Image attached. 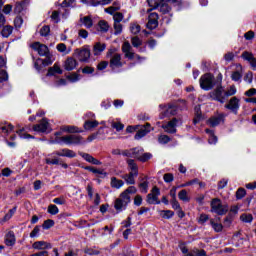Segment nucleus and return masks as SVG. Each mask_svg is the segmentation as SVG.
Masks as SVG:
<instances>
[{"label": "nucleus", "mask_w": 256, "mask_h": 256, "mask_svg": "<svg viewBox=\"0 0 256 256\" xmlns=\"http://www.w3.org/2000/svg\"><path fill=\"white\" fill-rule=\"evenodd\" d=\"M161 195V190H159L156 186H154L151 192L147 195V203L149 205H160L161 201L159 200V196Z\"/></svg>", "instance_id": "8"}, {"label": "nucleus", "mask_w": 256, "mask_h": 256, "mask_svg": "<svg viewBox=\"0 0 256 256\" xmlns=\"http://www.w3.org/2000/svg\"><path fill=\"white\" fill-rule=\"evenodd\" d=\"M194 253L196 254V256H207V252L203 249H199V248H194Z\"/></svg>", "instance_id": "64"}, {"label": "nucleus", "mask_w": 256, "mask_h": 256, "mask_svg": "<svg viewBox=\"0 0 256 256\" xmlns=\"http://www.w3.org/2000/svg\"><path fill=\"white\" fill-rule=\"evenodd\" d=\"M111 127L116 129V131H123L125 129V125L121 124V122H112Z\"/></svg>", "instance_id": "55"}, {"label": "nucleus", "mask_w": 256, "mask_h": 256, "mask_svg": "<svg viewBox=\"0 0 256 256\" xmlns=\"http://www.w3.org/2000/svg\"><path fill=\"white\" fill-rule=\"evenodd\" d=\"M48 74L49 75H56V74L62 75L63 74V70L61 69V66L59 65V63H55L53 65V67H50L48 69Z\"/></svg>", "instance_id": "26"}, {"label": "nucleus", "mask_w": 256, "mask_h": 256, "mask_svg": "<svg viewBox=\"0 0 256 256\" xmlns=\"http://www.w3.org/2000/svg\"><path fill=\"white\" fill-rule=\"evenodd\" d=\"M106 57H108V59H110L109 67L113 71H119V69H121L123 67V65H125V62L123 61L121 54L117 53L116 48L108 49V51L106 53Z\"/></svg>", "instance_id": "2"}, {"label": "nucleus", "mask_w": 256, "mask_h": 256, "mask_svg": "<svg viewBox=\"0 0 256 256\" xmlns=\"http://www.w3.org/2000/svg\"><path fill=\"white\" fill-rule=\"evenodd\" d=\"M75 55L82 63H87L91 57V50L89 48L76 49Z\"/></svg>", "instance_id": "11"}, {"label": "nucleus", "mask_w": 256, "mask_h": 256, "mask_svg": "<svg viewBox=\"0 0 256 256\" xmlns=\"http://www.w3.org/2000/svg\"><path fill=\"white\" fill-rule=\"evenodd\" d=\"M5 244L8 247H13V245H15V234H13V232H8L6 234Z\"/></svg>", "instance_id": "30"}, {"label": "nucleus", "mask_w": 256, "mask_h": 256, "mask_svg": "<svg viewBox=\"0 0 256 256\" xmlns=\"http://www.w3.org/2000/svg\"><path fill=\"white\" fill-rule=\"evenodd\" d=\"M123 13L121 12H116L114 15H113V19H114V23H121V21H123Z\"/></svg>", "instance_id": "56"}, {"label": "nucleus", "mask_w": 256, "mask_h": 256, "mask_svg": "<svg viewBox=\"0 0 256 256\" xmlns=\"http://www.w3.org/2000/svg\"><path fill=\"white\" fill-rule=\"evenodd\" d=\"M53 155H57L58 157H68V159H73L77 157V153H75V151L68 148L55 151Z\"/></svg>", "instance_id": "17"}, {"label": "nucleus", "mask_w": 256, "mask_h": 256, "mask_svg": "<svg viewBox=\"0 0 256 256\" xmlns=\"http://www.w3.org/2000/svg\"><path fill=\"white\" fill-rule=\"evenodd\" d=\"M210 99L218 101L219 103H225V90L223 86H218L216 89L209 93Z\"/></svg>", "instance_id": "9"}, {"label": "nucleus", "mask_w": 256, "mask_h": 256, "mask_svg": "<svg viewBox=\"0 0 256 256\" xmlns=\"http://www.w3.org/2000/svg\"><path fill=\"white\" fill-rule=\"evenodd\" d=\"M79 155H81L82 158L88 163H92V165H101V161H99L98 159H96L90 154L80 152Z\"/></svg>", "instance_id": "22"}, {"label": "nucleus", "mask_w": 256, "mask_h": 256, "mask_svg": "<svg viewBox=\"0 0 256 256\" xmlns=\"http://www.w3.org/2000/svg\"><path fill=\"white\" fill-rule=\"evenodd\" d=\"M80 23H82L86 29H91V27H93V19L91 16H84L80 18Z\"/></svg>", "instance_id": "27"}, {"label": "nucleus", "mask_w": 256, "mask_h": 256, "mask_svg": "<svg viewBox=\"0 0 256 256\" xmlns=\"http://www.w3.org/2000/svg\"><path fill=\"white\" fill-rule=\"evenodd\" d=\"M244 38L246 39V41H252V39H255V32H253L252 30L246 32L244 34Z\"/></svg>", "instance_id": "60"}, {"label": "nucleus", "mask_w": 256, "mask_h": 256, "mask_svg": "<svg viewBox=\"0 0 256 256\" xmlns=\"http://www.w3.org/2000/svg\"><path fill=\"white\" fill-rule=\"evenodd\" d=\"M139 175V172H130L129 174H125L122 179H124L127 185H135V177Z\"/></svg>", "instance_id": "23"}, {"label": "nucleus", "mask_w": 256, "mask_h": 256, "mask_svg": "<svg viewBox=\"0 0 256 256\" xmlns=\"http://www.w3.org/2000/svg\"><path fill=\"white\" fill-rule=\"evenodd\" d=\"M240 221H242V223H252L253 222V215H251V214H242L240 216Z\"/></svg>", "instance_id": "40"}, {"label": "nucleus", "mask_w": 256, "mask_h": 256, "mask_svg": "<svg viewBox=\"0 0 256 256\" xmlns=\"http://www.w3.org/2000/svg\"><path fill=\"white\" fill-rule=\"evenodd\" d=\"M84 253H86L87 255H99V250H95L92 248H86L84 250Z\"/></svg>", "instance_id": "62"}, {"label": "nucleus", "mask_w": 256, "mask_h": 256, "mask_svg": "<svg viewBox=\"0 0 256 256\" xmlns=\"http://www.w3.org/2000/svg\"><path fill=\"white\" fill-rule=\"evenodd\" d=\"M195 112H196V116L193 119V123H194V125H197V123H199V121H201V107H196Z\"/></svg>", "instance_id": "46"}, {"label": "nucleus", "mask_w": 256, "mask_h": 256, "mask_svg": "<svg viewBox=\"0 0 256 256\" xmlns=\"http://www.w3.org/2000/svg\"><path fill=\"white\" fill-rule=\"evenodd\" d=\"M127 164L129 169H131V173H139L138 171L139 168L137 167V163H135V160L128 159Z\"/></svg>", "instance_id": "37"}, {"label": "nucleus", "mask_w": 256, "mask_h": 256, "mask_svg": "<svg viewBox=\"0 0 256 256\" xmlns=\"http://www.w3.org/2000/svg\"><path fill=\"white\" fill-rule=\"evenodd\" d=\"M137 193L135 186L128 187L125 191L120 194V198L116 199L114 207L116 211H123L129 203H131V195Z\"/></svg>", "instance_id": "1"}, {"label": "nucleus", "mask_w": 256, "mask_h": 256, "mask_svg": "<svg viewBox=\"0 0 256 256\" xmlns=\"http://www.w3.org/2000/svg\"><path fill=\"white\" fill-rule=\"evenodd\" d=\"M160 215L164 218V219H171V217H173V215H175V213L171 210H162L160 212Z\"/></svg>", "instance_id": "43"}, {"label": "nucleus", "mask_w": 256, "mask_h": 256, "mask_svg": "<svg viewBox=\"0 0 256 256\" xmlns=\"http://www.w3.org/2000/svg\"><path fill=\"white\" fill-rule=\"evenodd\" d=\"M207 123L210 125V127H217V125H221V123H223V115L220 114L218 116H214L210 118Z\"/></svg>", "instance_id": "24"}, {"label": "nucleus", "mask_w": 256, "mask_h": 256, "mask_svg": "<svg viewBox=\"0 0 256 256\" xmlns=\"http://www.w3.org/2000/svg\"><path fill=\"white\" fill-rule=\"evenodd\" d=\"M3 29L1 31V35L4 37H9L11 35V33H13V26H2Z\"/></svg>", "instance_id": "39"}, {"label": "nucleus", "mask_w": 256, "mask_h": 256, "mask_svg": "<svg viewBox=\"0 0 256 256\" xmlns=\"http://www.w3.org/2000/svg\"><path fill=\"white\" fill-rule=\"evenodd\" d=\"M50 32H51V28H49V26H44L40 29V35L42 37H47V35H49Z\"/></svg>", "instance_id": "57"}, {"label": "nucleus", "mask_w": 256, "mask_h": 256, "mask_svg": "<svg viewBox=\"0 0 256 256\" xmlns=\"http://www.w3.org/2000/svg\"><path fill=\"white\" fill-rule=\"evenodd\" d=\"M55 225V221L48 219L45 220L44 223L42 224L43 229H51Z\"/></svg>", "instance_id": "52"}, {"label": "nucleus", "mask_w": 256, "mask_h": 256, "mask_svg": "<svg viewBox=\"0 0 256 256\" xmlns=\"http://www.w3.org/2000/svg\"><path fill=\"white\" fill-rule=\"evenodd\" d=\"M160 109H162L160 114V119H165V117H171L173 115H177V107L175 106H165L161 104Z\"/></svg>", "instance_id": "12"}, {"label": "nucleus", "mask_w": 256, "mask_h": 256, "mask_svg": "<svg viewBox=\"0 0 256 256\" xmlns=\"http://www.w3.org/2000/svg\"><path fill=\"white\" fill-rule=\"evenodd\" d=\"M56 49L59 53H62L63 55H69L71 53V48H67V45H65V43L57 44Z\"/></svg>", "instance_id": "28"}, {"label": "nucleus", "mask_w": 256, "mask_h": 256, "mask_svg": "<svg viewBox=\"0 0 256 256\" xmlns=\"http://www.w3.org/2000/svg\"><path fill=\"white\" fill-rule=\"evenodd\" d=\"M0 131H1V133H10V131H13V125H11V124H8V125L0 124Z\"/></svg>", "instance_id": "44"}, {"label": "nucleus", "mask_w": 256, "mask_h": 256, "mask_svg": "<svg viewBox=\"0 0 256 256\" xmlns=\"http://www.w3.org/2000/svg\"><path fill=\"white\" fill-rule=\"evenodd\" d=\"M39 233H41V226H35L30 233L31 239H35V237H39Z\"/></svg>", "instance_id": "48"}, {"label": "nucleus", "mask_w": 256, "mask_h": 256, "mask_svg": "<svg viewBox=\"0 0 256 256\" xmlns=\"http://www.w3.org/2000/svg\"><path fill=\"white\" fill-rule=\"evenodd\" d=\"M28 131H31V127L30 126H26L24 128H21L19 130H17V135H19L20 139H35V137L31 134H29Z\"/></svg>", "instance_id": "21"}, {"label": "nucleus", "mask_w": 256, "mask_h": 256, "mask_svg": "<svg viewBox=\"0 0 256 256\" xmlns=\"http://www.w3.org/2000/svg\"><path fill=\"white\" fill-rule=\"evenodd\" d=\"M98 31H100V33H107V31H109V23L105 20H100L98 22Z\"/></svg>", "instance_id": "33"}, {"label": "nucleus", "mask_w": 256, "mask_h": 256, "mask_svg": "<svg viewBox=\"0 0 256 256\" xmlns=\"http://www.w3.org/2000/svg\"><path fill=\"white\" fill-rule=\"evenodd\" d=\"M122 53H124V57L126 59H129L130 61H133V59H137V61H145V58L139 56V54H135L133 52V47H131V44L129 41H126L122 45Z\"/></svg>", "instance_id": "5"}, {"label": "nucleus", "mask_w": 256, "mask_h": 256, "mask_svg": "<svg viewBox=\"0 0 256 256\" xmlns=\"http://www.w3.org/2000/svg\"><path fill=\"white\" fill-rule=\"evenodd\" d=\"M110 185L113 189H121V187H123V185H125V182H123V180H119L115 177H112Z\"/></svg>", "instance_id": "31"}, {"label": "nucleus", "mask_w": 256, "mask_h": 256, "mask_svg": "<svg viewBox=\"0 0 256 256\" xmlns=\"http://www.w3.org/2000/svg\"><path fill=\"white\" fill-rule=\"evenodd\" d=\"M45 161H46L47 165H59V158L48 157V158H46Z\"/></svg>", "instance_id": "59"}, {"label": "nucleus", "mask_w": 256, "mask_h": 256, "mask_svg": "<svg viewBox=\"0 0 256 256\" xmlns=\"http://www.w3.org/2000/svg\"><path fill=\"white\" fill-rule=\"evenodd\" d=\"M226 109H229L232 113L237 115V112L239 111V107H241L240 100L237 97H232L228 104L225 105Z\"/></svg>", "instance_id": "14"}, {"label": "nucleus", "mask_w": 256, "mask_h": 256, "mask_svg": "<svg viewBox=\"0 0 256 256\" xmlns=\"http://www.w3.org/2000/svg\"><path fill=\"white\" fill-rule=\"evenodd\" d=\"M153 155L151 153H144L138 157L139 161H142V163H145L146 161H149Z\"/></svg>", "instance_id": "54"}, {"label": "nucleus", "mask_w": 256, "mask_h": 256, "mask_svg": "<svg viewBox=\"0 0 256 256\" xmlns=\"http://www.w3.org/2000/svg\"><path fill=\"white\" fill-rule=\"evenodd\" d=\"M95 127H99V122L97 120H86L84 123V129L86 131H91V129H95Z\"/></svg>", "instance_id": "29"}, {"label": "nucleus", "mask_w": 256, "mask_h": 256, "mask_svg": "<svg viewBox=\"0 0 256 256\" xmlns=\"http://www.w3.org/2000/svg\"><path fill=\"white\" fill-rule=\"evenodd\" d=\"M62 131H66L67 133H83V130H79L76 126H64Z\"/></svg>", "instance_id": "36"}, {"label": "nucleus", "mask_w": 256, "mask_h": 256, "mask_svg": "<svg viewBox=\"0 0 256 256\" xmlns=\"http://www.w3.org/2000/svg\"><path fill=\"white\" fill-rule=\"evenodd\" d=\"M244 95H245L246 97H249V98L255 97V95H256V89H255V88H251V89H249L248 91H246V92L244 93Z\"/></svg>", "instance_id": "63"}, {"label": "nucleus", "mask_w": 256, "mask_h": 256, "mask_svg": "<svg viewBox=\"0 0 256 256\" xmlns=\"http://www.w3.org/2000/svg\"><path fill=\"white\" fill-rule=\"evenodd\" d=\"M105 49H107V45L105 43L97 42L93 47V54L101 55Z\"/></svg>", "instance_id": "25"}, {"label": "nucleus", "mask_w": 256, "mask_h": 256, "mask_svg": "<svg viewBox=\"0 0 256 256\" xmlns=\"http://www.w3.org/2000/svg\"><path fill=\"white\" fill-rule=\"evenodd\" d=\"M137 133L134 136V139L139 140V139H143V137H145V135H147V133L151 132V124L146 123V125L143 126H139L136 129Z\"/></svg>", "instance_id": "15"}, {"label": "nucleus", "mask_w": 256, "mask_h": 256, "mask_svg": "<svg viewBox=\"0 0 256 256\" xmlns=\"http://www.w3.org/2000/svg\"><path fill=\"white\" fill-rule=\"evenodd\" d=\"M32 129L36 133H50L51 124H49L47 118H43L38 124H35Z\"/></svg>", "instance_id": "10"}, {"label": "nucleus", "mask_w": 256, "mask_h": 256, "mask_svg": "<svg viewBox=\"0 0 256 256\" xmlns=\"http://www.w3.org/2000/svg\"><path fill=\"white\" fill-rule=\"evenodd\" d=\"M205 131L209 135L208 143H210V145H216L218 138L216 137L213 130L206 129Z\"/></svg>", "instance_id": "34"}, {"label": "nucleus", "mask_w": 256, "mask_h": 256, "mask_svg": "<svg viewBox=\"0 0 256 256\" xmlns=\"http://www.w3.org/2000/svg\"><path fill=\"white\" fill-rule=\"evenodd\" d=\"M159 25V15L155 12H152L148 15V23L146 24L147 29L153 31V29H157Z\"/></svg>", "instance_id": "13"}, {"label": "nucleus", "mask_w": 256, "mask_h": 256, "mask_svg": "<svg viewBox=\"0 0 256 256\" xmlns=\"http://www.w3.org/2000/svg\"><path fill=\"white\" fill-rule=\"evenodd\" d=\"M32 248L36 251H47V249H53V245L47 241H36L32 244Z\"/></svg>", "instance_id": "18"}, {"label": "nucleus", "mask_w": 256, "mask_h": 256, "mask_svg": "<svg viewBox=\"0 0 256 256\" xmlns=\"http://www.w3.org/2000/svg\"><path fill=\"white\" fill-rule=\"evenodd\" d=\"M242 59H244V61H249L251 63V61H253V53L248 52V51H244L241 55Z\"/></svg>", "instance_id": "45"}, {"label": "nucleus", "mask_w": 256, "mask_h": 256, "mask_svg": "<svg viewBox=\"0 0 256 256\" xmlns=\"http://www.w3.org/2000/svg\"><path fill=\"white\" fill-rule=\"evenodd\" d=\"M130 31L133 33V35H137L141 32V26L137 23L130 24Z\"/></svg>", "instance_id": "41"}, {"label": "nucleus", "mask_w": 256, "mask_h": 256, "mask_svg": "<svg viewBox=\"0 0 256 256\" xmlns=\"http://www.w3.org/2000/svg\"><path fill=\"white\" fill-rule=\"evenodd\" d=\"M31 47L34 51L38 52V55H40V57H46V59L42 60V63L44 65H51V63H53L51 58H49L50 53L49 47H47V45L41 44V42H34L33 44H31Z\"/></svg>", "instance_id": "3"}, {"label": "nucleus", "mask_w": 256, "mask_h": 256, "mask_svg": "<svg viewBox=\"0 0 256 256\" xmlns=\"http://www.w3.org/2000/svg\"><path fill=\"white\" fill-rule=\"evenodd\" d=\"M213 75L207 73L201 76L200 78V87L204 91H211L213 89L215 83Z\"/></svg>", "instance_id": "7"}, {"label": "nucleus", "mask_w": 256, "mask_h": 256, "mask_svg": "<svg viewBox=\"0 0 256 256\" xmlns=\"http://www.w3.org/2000/svg\"><path fill=\"white\" fill-rule=\"evenodd\" d=\"M245 195H247V192L245 191L244 188H239L236 192L237 199H243V197H245Z\"/></svg>", "instance_id": "58"}, {"label": "nucleus", "mask_w": 256, "mask_h": 256, "mask_svg": "<svg viewBox=\"0 0 256 256\" xmlns=\"http://www.w3.org/2000/svg\"><path fill=\"white\" fill-rule=\"evenodd\" d=\"M48 213H50V215H57V213H59V208L57 205L51 204L48 206Z\"/></svg>", "instance_id": "51"}, {"label": "nucleus", "mask_w": 256, "mask_h": 256, "mask_svg": "<svg viewBox=\"0 0 256 256\" xmlns=\"http://www.w3.org/2000/svg\"><path fill=\"white\" fill-rule=\"evenodd\" d=\"M58 141L59 143H63L64 145H81V143H85L83 137L77 134L62 136L58 139Z\"/></svg>", "instance_id": "6"}, {"label": "nucleus", "mask_w": 256, "mask_h": 256, "mask_svg": "<svg viewBox=\"0 0 256 256\" xmlns=\"http://www.w3.org/2000/svg\"><path fill=\"white\" fill-rule=\"evenodd\" d=\"M77 65H79L77 60L73 57H69L64 62V69L66 71H73L74 69H77Z\"/></svg>", "instance_id": "20"}, {"label": "nucleus", "mask_w": 256, "mask_h": 256, "mask_svg": "<svg viewBox=\"0 0 256 256\" xmlns=\"http://www.w3.org/2000/svg\"><path fill=\"white\" fill-rule=\"evenodd\" d=\"M180 250L183 253L184 256H197V254L195 253V248H193L190 252L189 249L185 246H180Z\"/></svg>", "instance_id": "38"}, {"label": "nucleus", "mask_w": 256, "mask_h": 256, "mask_svg": "<svg viewBox=\"0 0 256 256\" xmlns=\"http://www.w3.org/2000/svg\"><path fill=\"white\" fill-rule=\"evenodd\" d=\"M235 93H237V88L235 86H230L227 91H224V97L225 99L227 97H232Z\"/></svg>", "instance_id": "42"}, {"label": "nucleus", "mask_w": 256, "mask_h": 256, "mask_svg": "<svg viewBox=\"0 0 256 256\" xmlns=\"http://www.w3.org/2000/svg\"><path fill=\"white\" fill-rule=\"evenodd\" d=\"M123 32V25H121V22L114 23V35H121Z\"/></svg>", "instance_id": "47"}, {"label": "nucleus", "mask_w": 256, "mask_h": 256, "mask_svg": "<svg viewBox=\"0 0 256 256\" xmlns=\"http://www.w3.org/2000/svg\"><path fill=\"white\" fill-rule=\"evenodd\" d=\"M171 141V138L167 135H160L158 138V142L161 143V145H167Z\"/></svg>", "instance_id": "50"}, {"label": "nucleus", "mask_w": 256, "mask_h": 256, "mask_svg": "<svg viewBox=\"0 0 256 256\" xmlns=\"http://www.w3.org/2000/svg\"><path fill=\"white\" fill-rule=\"evenodd\" d=\"M178 199H180V201H183L184 203H189L191 201V197H189V193H187V190H181L178 193Z\"/></svg>", "instance_id": "32"}, {"label": "nucleus", "mask_w": 256, "mask_h": 256, "mask_svg": "<svg viewBox=\"0 0 256 256\" xmlns=\"http://www.w3.org/2000/svg\"><path fill=\"white\" fill-rule=\"evenodd\" d=\"M131 43L133 47H136V48L141 47V45H143V41H141L140 38L137 36L132 37Z\"/></svg>", "instance_id": "49"}, {"label": "nucleus", "mask_w": 256, "mask_h": 256, "mask_svg": "<svg viewBox=\"0 0 256 256\" xmlns=\"http://www.w3.org/2000/svg\"><path fill=\"white\" fill-rule=\"evenodd\" d=\"M165 183H173L175 176L172 173H166L163 176Z\"/></svg>", "instance_id": "53"}, {"label": "nucleus", "mask_w": 256, "mask_h": 256, "mask_svg": "<svg viewBox=\"0 0 256 256\" xmlns=\"http://www.w3.org/2000/svg\"><path fill=\"white\" fill-rule=\"evenodd\" d=\"M210 206L211 212L216 213V215H225V213L229 211V206L227 204H223L219 198L212 199Z\"/></svg>", "instance_id": "4"}, {"label": "nucleus", "mask_w": 256, "mask_h": 256, "mask_svg": "<svg viewBox=\"0 0 256 256\" xmlns=\"http://www.w3.org/2000/svg\"><path fill=\"white\" fill-rule=\"evenodd\" d=\"M170 5H174V6L181 5V1L179 3H171V2L162 0L161 4H159L158 6L160 13H163V15L169 13L171 11Z\"/></svg>", "instance_id": "19"}, {"label": "nucleus", "mask_w": 256, "mask_h": 256, "mask_svg": "<svg viewBox=\"0 0 256 256\" xmlns=\"http://www.w3.org/2000/svg\"><path fill=\"white\" fill-rule=\"evenodd\" d=\"M210 225L216 233H221V231H223V224L217 223L213 219H210Z\"/></svg>", "instance_id": "35"}, {"label": "nucleus", "mask_w": 256, "mask_h": 256, "mask_svg": "<svg viewBox=\"0 0 256 256\" xmlns=\"http://www.w3.org/2000/svg\"><path fill=\"white\" fill-rule=\"evenodd\" d=\"M241 77H242V75H241V72H239V71H235L231 75L232 81H240Z\"/></svg>", "instance_id": "61"}, {"label": "nucleus", "mask_w": 256, "mask_h": 256, "mask_svg": "<svg viewBox=\"0 0 256 256\" xmlns=\"http://www.w3.org/2000/svg\"><path fill=\"white\" fill-rule=\"evenodd\" d=\"M179 123V119L173 118L171 121H169L166 125L162 126V129L166 133H177V124Z\"/></svg>", "instance_id": "16"}]
</instances>
